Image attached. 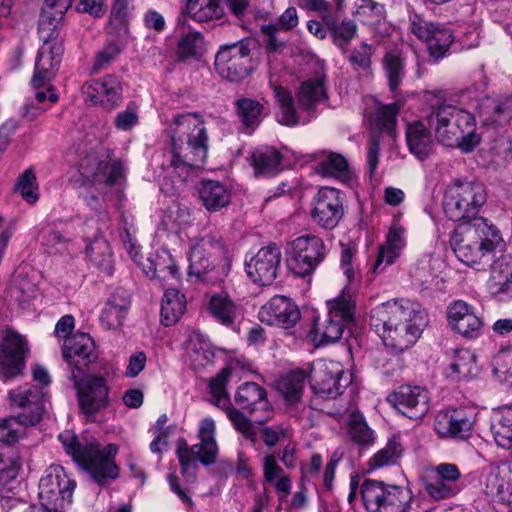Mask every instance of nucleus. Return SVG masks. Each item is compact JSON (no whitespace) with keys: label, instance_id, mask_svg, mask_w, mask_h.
<instances>
[{"label":"nucleus","instance_id":"f257e3e1","mask_svg":"<svg viewBox=\"0 0 512 512\" xmlns=\"http://www.w3.org/2000/svg\"><path fill=\"white\" fill-rule=\"evenodd\" d=\"M170 149L162 168L186 182L197 177L207 158L208 135L203 119L196 113L178 114L168 127Z\"/></svg>","mask_w":512,"mask_h":512},{"label":"nucleus","instance_id":"f03ea898","mask_svg":"<svg viewBox=\"0 0 512 512\" xmlns=\"http://www.w3.org/2000/svg\"><path fill=\"white\" fill-rule=\"evenodd\" d=\"M370 325L386 347L402 352L420 337L426 325L425 312L409 299L391 300L371 310Z\"/></svg>","mask_w":512,"mask_h":512},{"label":"nucleus","instance_id":"7ed1b4c3","mask_svg":"<svg viewBox=\"0 0 512 512\" xmlns=\"http://www.w3.org/2000/svg\"><path fill=\"white\" fill-rule=\"evenodd\" d=\"M58 439L65 452L100 486L114 480L119 475V468L114 458L118 452L115 444L101 448L94 438H79L72 431L59 434Z\"/></svg>","mask_w":512,"mask_h":512},{"label":"nucleus","instance_id":"20e7f679","mask_svg":"<svg viewBox=\"0 0 512 512\" xmlns=\"http://www.w3.org/2000/svg\"><path fill=\"white\" fill-rule=\"evenodd\" d=\"M499 230L485 218H474L459 224L450 235V246L456 257L468 266L487 264L490 254L500 244Z\"/></svg>","mask_w":512,"mask_h":512},{"label":"nucleus","instance_id":"39448f33","mask_svg":"<svg viewBox=\"0 0 512 512\" xmlns=\"http://www.w3.org/2000/svg\"><path fill=\"white\" fill-rule=\"evenodd\" d=\"M430 129L443 145L458 147L463 152H471L481 141L476 133L474 116L451 104L431 106L426 116Z\"/></svg>","mask_w":512,"mask_h":512},{"label":"nucleus","instance_id":"423d86ee","mask_svg":"<svg viewBox=\"0 0 512 512\" xmlns=\"http://www.w3.org/2000/svg\"><path fill=\"white\" fill-rule=\"evenodd\" d=\"M269 84L280 109L278 121L286 126L309 123L313 118L311 113L313 108L318 103L326 99L322 78L309 79L303 82L296 94L299 107L302 111L307 112L305 116H302L295 109L294 100L290 91L280 85H277L272 78H270Z\"/></svg>","mask_w":512,"mask_h":512},{"label":"nucleus","instance_id":"0eeeda50","mask_svg":"<svg viewBox=\"0 0 512 512\" xmlns=\"http://www.w3.org/2000/svg\"><path fill=\"white\" fill-rule=\"evenodd\" d=\"M42 394L37 390L20 386L8 394L11 407L22 409L17 417L0 419V442L13 444L24 434L26 426L38 424L44 414Z\"/></svg>","mask_w":512,"mask_h":512},{"label":"nucleus","instance_id":"6e6552de","mask_svg":"<svg viewBox=\"0 0 512 512\" xmlns=\"http://www.w3.org/2000/svg\"><path fill=\"white\" fill-rule=\"evenodd\" d=\"M229 248L218 232L192 240L189 253V274L205 279L209 272L225 276L230 270Z\"/></svg>","mask_w":512,"mask_h":512},{"label":"nucleus","instance_id":"1a4fd4ad","mask_svg":"<svg viewBox=\"0 0 512 512\" xmlns=\"http://www.w3.org/2000/svg\"><path fill=\"white\" fill-rule=\"evenodd\" d=\"M328 313L324 320L316 319L313 340L319 345L338 341L344 330L352 323L355 304L350 289L344 288L340 295L327 302Z\"/></svg>","mask_w":512,"mask_h":512},{"label":"nucleus","instance_id":"9d476101","mask_svg":"<svg viewBox=\"0 0 512 512\" xmlns=\"http://www.w3.org/2000/svg\"><path fill=\"white\" fill-rule=\"evenodd\" d=\"M360 498L367 512H406L412 494L402 486L365 479L360 486Z\"/></svg>","mask_w":512,"mask_h":512},{"label":"nucleus","instance_id":"9b49d317","mask_svg":"<svg viewBox=\"0 0 512 512\" xmlns=\"http://www.w3.org/2000/svg\"><path fill=\"white\" fill-rule=\"evenodd\" d=\"M487 200L485 187L479 182H454L445 193L444 212L452 221L476 218Z\"/></svg>","mask_w":512,"mask_h":512},{"label":"nucleus","instance_id":"f8f14e48","mask_svg":"<svg viewBox=\"0 0 512 512\" xmlns=\"http://www.w3.org/2000/svg\"><path fill=\"white\" fill-rule=\"evenodd\" d=\"M76 482L63 467L51 466L39 482L38 508L47 512H63L71 503Z\"/></svg>","mask_w":512,"mask_h":512},{"label":"nucleus","instance_id":"ddd939ff","mask_svg":"<svg viewBox=\"0 0 512 512\" xmlns=\"http://www.w3.org/2000/svg\"><path fill=\"white\" fill-rule=\"evenodd\" d=\"M215 434V422L212 418L207 417L199 423L198 438L200 442L192 447H188L186 443L178 446L177 455L183 476H187L191 470H195V459L205 466L216 462L219 448Z\"/></svg>","mask_w":512,"mask_h":512},{"label":"nucleus","instance_id":"4468645a","mask_svg":"<svg viewBox=\"0 0 512 512\" xmlns=\"http://www.w3.org/2000/svg\"><path fill=\"white\" fill-rule=\"evenodd\" d=\"M215 69L230 82H240L254 69L250 40H240L220 46L215 55Z\"/></svg>","mask_w":512,"mask_h":512},{"label":"nucleus","instance_id":"2eb2a0df","mask_svg":"<svg viewBox=\"0 0 512 512\" xmlns=\"http://www.w3.org/2000/svg\"><path fill=\"white\" fill-rule=\"evenodd\" d=\"M231 376V369L224 367L209 381L210 401L215 406L223 409L234 428L253 444L258 439L257 430L252 422L237 408L231 406L230 397L226 390Z\"/></svg>","mask_w":512,"mask_h":512},{"label":"nucleus","instance_id":"dca6fc26","mask_svg":"<svg viewBox=\"0 0 512 512\" xmlns=\"http://www.w3.org/2000/svg\"><path fill=\"white\" fill-rule=\"evenodd\" d=\"M287 255L289 269L295 275L305 277L324 260L326 247L321 238L304 235L288 244Z\"/></svg>","mask_w":512,"mask_h":512},{"label":"nucleus","instance_id":"f3484780","mask_svg":"<svg viewBox=\"0 0 512 512\" xmlns=\"http://www.w3.org/2000/svg\"><path fill=\"white\" fill-rule=\"evenodd\" d=\"M311 388L323 398H336L341 395L350 380L344 376L343 367L338 362L318 360L309 372Z\"/></svg>","mask_w":512,"mask_h":512},{"label":"nucleus","instance_id":"a211bd4d","mask_svg":"<svg viewBox=\"0 0 512 512\" xmlns=\"http://www.w3.org/2000/svg\"><path fill=\"white\" fill-rule=\"evenodd\" d=\"M51 28V30L41 33L44 43L38 51L35 62L34 75L31 80L34 88H40L52 79L58 70L64 51L62 39L55 32L56 28Z\"/></svg>","mask_w":512,"mask_h":512},{"label":"nucleus","instance_id":"6ab92c4d","mask_svg":"<svg viewBox=\"0 0 512 512\" xmlns=\"http://www.w3.org/2000/svg\"><path fill=\"white\" fill-rule=\"evenodd\" d=\"M409 30L419 40L426 42L428 52L435 61L446 55L454 41L453 32L448 26L429 22L418 15L410 18Z\"/></svg>","mask_w":512,"mask_h":512},{"label":"nucleus","instance_id":"aec40b11","mask_svg":"<svg viewBox=\"0 0 512 512\" xmlns=\"http://www.w3.org/2000/svg\"><path fill=\"white\" fill-rule=\"evenodd\" d=\"M343 193L335 188L323 187L314 196L310 215L314 223L324 229L335 228L344 214Z\"/></svg>","mask_w":512,"mask_h":512},{"label":"nucleus","instance_id":"412c9836","mask_svg":"<svg viewBox=\"0 0 512 512\" xmlns=\"http://www.w3.org/2000/svg\"><path fill=\"white\" fill-rule=\"evenodd\" d=\"M63 358L69 365L71 378H80L98 358L93 339L86 333H76L66 338Z\"/></svg>","mask_w":512,"mask_h":512},{"label":"nucleus","instance_id":"4be33fe9","mask_svg":"<svg viewBox=\"0 0 512 512\" xmlns=\"http://www.w3.org/2000/svg\"><path fill=\"white\" fill-rule=\"evenodd\" d=\"M462 488L461 472L452 463L437 465L425 479V491L434 500L454 497Z\"/></svg>","mask_w":512,"mask_h":512},{"label":"nucleus","instance_id":"5701e85b","mask_svg":"<svg viewBox=\"0 0 512 512\" xmlns=\"http://www.w3.org/2000/svg\"><path fill=\"white\" fill-rule=\"evenodd\" d=\"M78 390L81 411L87 417H94L109 405V390L103 377L93 376L84 381L73 380Z\"/></svg>","mask_w":512,"mask_h":512},{"label":"nucleus","instance_id":"b1692460","mask_svg":"<svg viewBox=\"0 0 512 512\" xmlns=\"http://www.w3.org/2000/svg\"><path fill=\"white\" fill-rule=\"evenodd\" d=\"M387 401L410 419H421L429 411L428 391L420 386L402 385Z\"/></svg>","mask_w":512,"mask_h":512},{"label":"nucleus","instance_id":"393cba45","mask_svg":"<svg viewBox=\"0 0 512 512\" xmlns=\"http://www.w3.org/2000/svg\"><path fill=\"white\" fill-rule=\"evenodd\" d=\"M27 353L25 338L14 331H7L0 347V375L5 379L20 375Z\"/></svg>","mask_w":512,"mask_h":512},{"label":"nucleus","instance_id":"a878e982","mask_svg":"<svg viewBox=\"0 0 512 512\" xmlns=\"http://www.w3.org/2000/svg\"><path fill=\"white\" fill-rule=\"evenodd\" d=\"M473 409L452 408L440 411L434 427L441 437L465 439L470 436L475 423Z\"/></svg>","mask_w":512,"mask_h":512},{"label":"nucleus","instance_id":"bb28decb","mask_svg":"<svg viewBox=\"0 0 512 512\" xmlns=\"http://www.w3.org/2000/svg\"><path fill=\"white\" fill-rule=\"evenodd\" d=\"M282 254L276 244L262 247L246 262V271L249 278L257 284L269 285L277 277Z\"/></svg>","mask_w":512,"mask_h":512},{"label":"nucleus","instance_id":"cd10ccee","mask_svg":"<svg viewBox=\"0 0 512 512\" xmlns=\"http://www.w3.org/2000/svg\"><path fill=\"white\" fill-rule=\"evenodd\" d=\"M480 484L488 496L512 504V463L488 465L482 470Z\"/></svg>","mask_w":512,"mask_h":512},{"label":"nucleus","instance_id":"c85d7f7f","mask_svg":"<svg viewBox=\"0 0 512 512\" xmlns=\"http://www.w3.org/2000/svg\"><path fill=\"white\" fill-rule=\"evenodd\" d=\"M258 318L269 326L289 329L299 322L301 313L290 298L276 295L259 309Z\"/></svg>","mask_w":512,"mask_h":512},{"label":"nucleus","instance_id":"c756f323","mask_svg":"<svg viewBox=\"0 0 512 512\" xmlns=\"http://www.w3.org/2000/svg\"><path fill=\"white\" fill-rule=\"evenodd\" d=\"M447 319L449 326L463 337L477 338L482 332L481 317L474 306L463 300L452 301L447 306Z\"/></svg>","mask_w":512,"mask_h":512},{"label":"nucleus","instance_id":"7c9ffc66","mask_svg":"<svg viewBox=\"0 0 512 512\" xmlns=\"http://www.w3.org/2000/svg\"><path fill=\"white\" fill-rule=\"evenodd\" d=\"M83 92L93 104L101 105L107 110L114 109L122 101L121 83L113 75L86 83Z\"/></svg>","mask_w":512,"mask_h":512},{"label":"nucleus","instance_id":"2f4dec72","mask_svg":"<svg viewBox=\"0 0 512 512\" xmlns=\"http://www.w3.org/2000/svg\"><path fill=\"white\" fill-rule=\"evenodd\" d=\"M405 234V228L400 225L398 220H394L387 233L385 243L379 248L378 256L373 266L374 272L383 271L384 267H382V264L388 266L396 261L406 246Z\"/></svg>","mask_w":512,"mask_h":512},{"label":"nucleus","instance_id":"473e14b6","mask_svg":"<svg viewBox=\"0 0 512 512\" xmlns=\"http://www.w3.org/2000/svg\"><path fill=\"white\" fill-rule=\"evenodd\" d=\"M483 125H504L512 119V96L485 97L478 104Z\"/></svg>","mask_w":512,"mask_h":512},{"label":"nucleus","instance_id":"72a5a7b5","mask_svg":"<svg viewBox=\"0 0 512 512\" xmlns=\"http://www.w3.org/2000/svg\"><path fill=\"white\" fill-rule=\"evenodd\" d=\"M130 304V294L124 289H117L108 299L101 312V324L108 330L121 327Z\"/></svg>","mask_w":512,"mask_h":512},{"label":"nucleus","instance_id":"f704fd0d","mask_svg":"<svg viewBox=\"0 0 512 512\" xmlns=\"http://www.w3.org/2000/svg\"><path fill=\"white\" fill-rule=\"evenodd\" d=\"M234 401L239 409L249 415L258 410L267 411L270 408L266 390L255 382L241 384L234 395Z\"/></svg>","mask_w":512,"mask_h":512},{"label":"nucleus","instance_id":"c9c22d12","mask_svg":"<svg viewBox=\"0 0 512 512\" xmlns=\"http://www.w3.org/2000/svg\"><path fill=\"white\" fill-rule=\"evenodd\" d=\"M141 265L147 276L158 279L161 284L179 278L178 267L170 252L165 249L158 250L153 257L147 258L146 263Z\"/></svg>","mask_w":512,"mask_h":512},{"label":"nucleus","instance_id":"e433bc0d","mask_svg":"<svg viewBox=\"0 0 512 512\" xmlns=\"http://www.w3.org/2000/svg\"><path fill=\"white\" fill-rule=\"evenodd\" d=\"M490 289L495 296L512 298V255H501L491 264Z\"/></svg>","mask_w":512,"mask_h":512},{"label":"nucleus","instance_id":"4c0bfd02","mask_svg":"<svg viewBox=\"0 0 512 512\" xmlns=\"http://www.w3.org/2000/svg\"><path fill=\"white\" fill-rule=\"evenodd\" d=\"M207 311L216 322L231 327L241 314V306L227 293H215L209 299Z\"/></svg>","mask_w":512,"mask_h":512},{"label":"nucleus","instance_id":"58836bf2","mask_svg":"<svg viewBox=\"0 0 512 512\" xmlns=\"http://www.w3.org/2000/svg\"><path fill=\"white\" fill-rule=\"evenodd\" d=\"M198 194L202 205L210 212L220 211L231 201V191L218 180H202Z\"/></svg>","mask_w":512,"mask_h":512},{"label":"nucleus","instance_id":"ea45409f","mask_svg":"<svg viewBox=\"0 0 512 512\" xmlns=\"http://www.w3.org/2000/svg\"><path fill=\"white\" fill-rule=\"evenodd\" d=\"M251 165L256 176H274L282 169V155L274 147L261 146L252 152Z\"/></svg>","mask_w":512,"mask_h":512},{"label":"nucleus","instance_id":"a19ab883","mask_svg":"<svg viewBox=\"0 0 512 512\" xmlns=\"http://www.w3.org/2000/svg\"><path fill=\"white\" fill-rule=\"evenodd\" d=\"M477 372L476 357L472 351L457 348L452 352L449 366L445 373L453 381L467 379Z\"/></svg>","mask_w":512,"mask_h":512},{"label":"nucleus","instance_id":"79ce46f5","mask_svg":"<svg viewBox=\"0 0 512 512\" xmlns=\"http://www.w3.org/2000/svg\"><path fill=\"white\" fill-rule=\"evenodd\" d=\"M406 139L410 152L418 159H426L433 149L431 133L423 122L416 121L408 125Z\"/></svg>","mask_w":512,"mask_h":512},{"label":"nucleus","instance_id":"37998d69","mask_svg":"<svg viewBox=\"0 0 512 512\" xmlns=\"http://www.w3.org/2000/svg\"><path fill=\"white\" fill-rule=\"evenodd\" d=\"M324 22L332 35L333 43L345 55L348 52L350 42L357 36L356 23L350 19L339 22L329 15L324 16Z\"/></svg>","mask_w":512,"mask_h":512},{"label":"nucleus","instance_id":"c03bdc74","mask_svg":"<svg viewBox=\"0 0 512 512\" xmlns=\"http://www.w3.org/2000/svg\"><path fill=\"white\" fill-rule=\"evenodd\" d=\"M187 356L190 365L195 369H201L213 361L214 352L210 342L199 332H192L189 336Z\"/></svg>","mask_w":512,"mask_h":512},{"label":"nucleus","instance_id":"a18cd8bd","mask_svg":"<svg viewBox=\"0 0 512 512\" xmlns=\"http://www.w3.org/2000/svg\"><path fill=\"white\" fill-rule=\"evenodd\" d=\"M309 374L303 369H295L282 376L276 384L277 390L291 404L300 400Z\"/></svg>","mask_w":512,"mask_h":512},{"label":"nucleus","instance_id":"49530a36","mask_svg":"<svg viewBox=\"0 0 512 512\" xmlns=\"http://www.w3.org/2000/svg\"><path fill=\"white\" fill-rule=\"evenodd\" d=\"M186 309L184 295L175 288L166 289L161 302V322L171 326L178 321Z\"/></svg>","mask_w":512,"mask_h":512},{"label":"nucleus","instance_id":"de8ad7c7","mask_svg":"<svg viewBox=\"0 0 512 512\" xmlns=\"http://www.w3.org/2000/svg\"><path fill=\"white\" fill-rule=\"evenodd\" d=\"M316 170L323 176L347 179L349 174L348 162L344 156L333 152H322L317 156Z\"/></svg>","mask_w":512,"mask_h":512},{"label":"nucleus","instance_id":"09e8293b","mask_svg":"<svg viewBox=\"0 0 512 512\" xmlns=\"http://www.w3.org/2000/svg\"><path fill=\"white\" fill-rule=\"evenodd\" d=\"M186 12L197 22H209L224 16L220 0H187Z\"/></svg>","mask_w":512,"mask_h":512},{"label":"nucleus","instance_id":"8fccbe9b","mask_svg":"<svg viewBox=\"0 0 512 512\" xmlns=\"http://www.w3.org/2000/svg\"><path fill=\"white\" fill-rule=\"evenodd\" d=\"M123 176V168L119 162L98 163L92 175V183L96 190L107 193V189L117 184Z\"/></svg>","mask_w":512,"mask_h":512},{"label":"nucleus","instance_id":"3c124183","mask_svg":"<svg viewBox=\"0 0 512 512\" xmlns=\"http://www.w3.org/2000/svg\"><path fill=\"white\" fill-rule=\"evenodd\" d=\"M73 0H45L44 8L39 19V31L44 33L46 30L56 28L62 20L63 15L72 6Z\"/></svg>","mask_w":512,"mask_h":512},{"label":"nucleus","instance_id":"603ef678","mask_svg":"<svg viewBox=\"0 0 512 512\" xmlns=\"http://www.w3.org/2000/svg\"><path fill=\"white\" fill-rule=\"evenodd\" d=\"M348 434L350 439L361 447H368L375 441L373 430L368 426L359 412H353L349 417Z\"/></svg>","mask_w":512,"mask_h":512},{"label":"nucleus","instance_id":"864d4df0","mask_svg":"<svg viewBox=\"0 0 512 512\" xmlns=\"http://www.w3.org/2000/svg\"><path fill=\"white\" fill-rule=\"evenodd\" d=\"M236 111L241 123L254 129L261 122L263 105L251 98H240L236 101Z\"/></svg>","mask_w":512,"mask_h":512},{"label":"nucleus","instance_id":"5fc2aeb1","mask_svg":"<svg viewBox=\"0 0 512 512\" xmlns=\"http://www.w3.org/2000/svg\"><path fill=\"white\" fill-rule=\"evenodd\" d=\"M402 445L395 438L388 440L385 447L377 451L368 461L370 470H377L385 466L394 465L402 454Z\"/></svg>","mask_w":512,"mask_h":512},{"label":"nucleus","instance_id":"6e6d98bb","mask_svg":"<svg viewBox=\"0 0 512 512\" xmlns=\"http://www.w3.org/2000/svg\"><path fill=\"white\" fill-rule=\"evenodd\" d=\"M383 69L391 91H396L405 75L404 61L399 53L389 51L383 58Z\"/></svg>","mask_w":512,"mask_h":512},{"label":"nucleus","instance_id":"4d7b16f0","mask_svg":"<svg viewBox=\"0 0 512 512\" xmlns=\"http://www.w3.org/2000/svg\"><path fill=\"white\" fill-rule=\"evenodd\" d=\"M374 52L375 48L372 45L366 42H361L358 46L347 52L348 55L346 56V59L353 70L370 75L372 74L371 58Z\"/></svg>","mask_w":512,"mask_h":512},{"label":"nucleus","instance_id":"13d9d810","mask_svg":"<svg viewBox=\"0 0 512 512\" xmlns=\"http://www.w3.org/2000/svg\"><path fill=\"white\" fill-rule=\"evenodd\" d=\"M491 430L498 446L512 448V408H505L501 417L492 424Z\"/></svg>","mask_w":512,"mask_h":512},{"label":"nucleus","instance_id":"bf43d9fd","mask_svg":"<svg viewBox=\"0 0 512 512\" xmlns=\"http://www.w3.org/2000/svg\"><path fill=\"white\" fill-rule=\"evenodd\" d=\"M204 50V38L200 32H187L178 43L177 54L180 60L197 58Z\"/></svg>","mask_w":512,"mask_h":512},{"label":"nucleus","instance_id":"052dcab7","mask_svg":"<svg viewBox=\"0 0 512 512\" xmlns=\"http://www.w3.org/2000/svg\"><path fill=\"white\" fill-rule=\"evenodd\" d=\"M397 113V104L382 105L377 107L369 119L371 128L374 130L391 133L395 126Z\"/></svg>","mask_w":512,"mask_h":512},{"label":"nucleus","instance_id":"680f3d73","mask_svg":"<svg viewBox=\"0 0 512 512\" xmlns=\"http://www.w3.org/2000/svg\"><path fill=\"white\" fill-rule=\"evenodd\" d=\"M356 15L363 23L374 26L385 18V9L382 4L373 0H361Z\"/></svg>","mask_w":512,"mask_h":512},{"label":"nucleus","instance_id":"e2e57ef3","mask_svg":"<svg viewBox=\"0 0 512 512\" xmlns=\"http://www.w3.org/2000/svg\"><path fill=\"white\" fill-rule=\"evenodd\" d=\"M15 190L19 192L28 203H35L38 200V185L32 169L25 170L18 177Z\"/></svg>","mask_w":512,"mask_h":512},{"label":"nucleus","instance_id":"0e129e2a","mask_svg":"<svg viewBox=\"0 0 512 512\" xmlns=\"http://www.w3.org/2000/svg\"><path fill=\"white\" fill-rule=\"evenodd\" d=\"M493 372L500 379L512 384V348L500 350L493 361Z\"/></svg>","mask_w":512,"mask_h":512},{"label":"nucleus","instance_id":"69168bd1","mask_svg":"<svg viewBox=\"0 0 512 512\" xmlns=\"http://www.w3.org/2000/svg\"><path fill=\"white\" fill-rule=\"evenodd\" d=\"M101 233V228L98 229L97 234L94 235V241L87 245V254L93 262L97 265H103L109 262V247L106 241L98 239V234Z\"/></svg>","mask_w":512,"mask_h":512},{"label":"nucleus","instance_id":"338daca9","mask_svg":"<svg viewBox=\"0 0 512 512\" xmlns=\"http://www.w3.org/2000/svg\"><path fill=\"white\" fill-rule=\"evenodd\" d=\"M139 120L138 107L129 103L124 111L119 112L115 117V127L121 131L131 130Z\"/></svg>","mask_w":512,"mask_h":512},{"label":"nucleus","instance_id":"774afa93","mask_svg":"<svg viewBox=\"0 0 512 512\" xmlns=\"http://www.w3.org/2000/svg\"><path fill=\"white\" fill-rule=\"evenodd\" d=\"M119 53V47L115 43H109L96 54L94 64L92 66V72L98 73L106 68L111 62L114 61Z\"/></svg>","mask_w":512,"mask_h":512}]
</instances>
